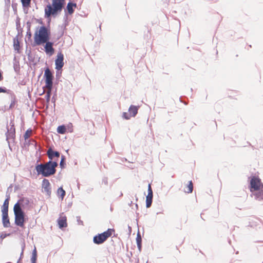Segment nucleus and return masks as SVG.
Instances as JSON below:
<instances>
[{"label": "nucleus", "instance_id": "nucleus-24", "mask_svg": "<svg viewBox=\"0 0 263 263\" xmlns=\"http://www.w3.org/2000/svg\"><path fill=\"white\" fill-rule=\"evenodd\" d=\"M57 193L58 195L61 198L62 200H63L65 195V191L62 187H60L58 189Z\"/></svg>", "mask_w": 263, "mask_h": 263}, {"label": "nucleus", "instance_id": "nucleus-37", "mask_svg": "<svg viewBox=\"0 0 263 263\" xmlns=\"http://www.w3.org/2000/svg\"><path fill=\"white\" fill-rule=\"evenodd\" d=\"M102 183L105 185L108 184V179L107 177H104L102 179Z\"/></svg>", "mask_w": 263, "mask_h": 263}, {"label": "nucleus", "instance_id": "nucleus-29", "mask_svg": "<svg viewBox=\"0 0 263 263\" xmlns=\"http://www.w3.org/2000/svg\"><path fill=\"white\" fill-rule=\"evenodd\" d=\"M193 190V185L192 181L189 182V184L187 186V190L185 191V192L187 193H191L192 192Z\"/></svg>", "mask_w": 263, "mask_h": 263}, {"label": "nucleus", "instance_id": "nucleus-27", "mask_svg": "<svg viewBox=\"0 0 263 263\" xmlns=\"http://www.w3.org/2000/svg\"><path fill=\"white\" fill-rule=\"evenodd\" d=\"M47 90L46 91L45 99H46L47 103H49V101H50V99L52 89H49V88H47Z\"/></svg>", "mask_w": 263, "mask_h": 263}, {"label": "nucleus", "instance_id": "nucleus-38", "mask_svg": "<svg viewBox=\"0 0 263 263\" xmlns=\"http://www.w3.org/2000/svg\"><path fill=\"white\" fill-rule=\"evenodd\" d=\"M77 221H78V223L79 224H81V225H83V221H82L80 219V216H77Z\"/></svg>", "mask_w": 263, "mask_h": 263}, {"label": "nucleus", "instance_id": "nucleus-22", "mask_svg": "<svg viewBox=\"0 0 263 263\" xmlns=\"http://www.w3.org/2000/svg\"><path fill=\"white\" fill-rule=\"evenodd\" d=\"M136 241H137V245L139 250H141V247H142V238H141V236L139 232H138L137 234V237H136Z\"/></svg>", "mask_w": 263, "mask_h": 263}, {"label": "nucleus", "instance_id": "nucleus-15", "mask_svg": "<svg viewBox=\"0 0 263 263\" xmlns=\"http://www.w3.org/2000/svg\"><path fill=\"white\" fill-rule=\"evenodd\" d=\"M66 217H62L58 220L59 227L60 229L66 228L67 226Z\"/></svg>", "mask_w": 263, "mask_h": 263}, {"label": "nucleus", "instance_id": "nucleus-1", "mask_svg": "<svg viewBox=\"0 0 263 263\" xmlns=\"http://www.w3.org/2000/svg\"><path fill=\"white\" fill-rule=\"evenodd\" d=\"M58 165L57 162L49 160L46 163H40L36 165L35 170L38 175L48 177L55 173Z\"/></svg>", "mask_w": 263, "mask_h": 263}, {"label": "nucleus", "instance_id": "nucleus-2", "mask_svg": "<svg viewBox=\"0 0 263 263\" xmlns=\"http://www.w3.org/2000/svg\"><path fill=\"white\" fill-rule=\"evenodd\" d=\"M64 0H52V5L49 4L45 8V16L49 18L51 15H55L61 12Z\"/></svg>", "mask_w": 263, "mask_h": 263}, {"label": "nucleus", "instance_id": "nucleus-26", "mask_svg": "<svg viewBox=\"0 0 263 263\" xmlns=\"http://www.w3.org/2000/svg\"><path fill=\"white\" fill-rule=\"evenodd\" d=\"M27 25V34H26V38L28 40H31V37L32 36V33L30 31V23H29L28 22Z\"/></svg>", "mask_w": 263, "mask_h": 263}, {"label": "nucleus", "instance_id": "nucleus-14", "mask_svg": "<svg viewBox=\"0 0 263 263\" xmlns=\"http://www.w3.org/2000/svg\"><path fill=\"white\" fill-rule=\"evenodd\" d=\"M139 108V106H136L132 105H130L128 109V111L129 112V114L132 117H135L136 115L138 113V110Z\"/></svg>", "mask_w": 263, "mask_h": 263}, {"label": "nucleus", "instance_id": "nucleus-16", "mask_svg": "<svg viewBox=\"0 0 263 263\" xmlns=\"http://www.w3.org/2000/svg\"><path fill=\"white\" fill-rule=\"evenodd\" d=\"M16 203H18L20 206L22 208V206L24 208L28 205L29 203V200L27 198H22L20 199Z\"/></svg>", "mask_w": 263, "mask_h": 263}, {"label": "nucleus", "instance_id": "nucleus-6", "mask_svg": "<svg viewBox=\"0 0 263 263\" xmlns=\"http://www.w3.org/2000/svg\"><path fill=\"white\" fill-rule=\"evenodd\" d=\"M44 77L45 79V86L44 88L52 89L53 76L49 68L45 70Z\"/></svg>", "mask_w": 263, "mask_h": 263}, {"label": "nucleus", "instance_id": "nucleus-31", "mask_svg": "<svg viewBox=\"0 0 263 263\" xmlns=\"http://www.w3.org/2000/svg\"><path fill=\"white\" fill-rule=\"evenodd\" d=\"M32 130L31 129H27L24 135V138L26 141V142H27V140L29 138L30 136V133H31Z\"/></svg>", "mask_w": 263, "mask_h": 263}, {"label": "nucleus", "instance_id": "nucleus-42", "mask_svg": "<svg viewBox=\"0 0 263 263\" xmlns=\"http://www.w3.org/2000/svg\"><path fill=\"white\" fill-rule=\"evenodd\" d=\"M136 206L137 208H138V204H136Z\"/></svg>", "mask_w": 263, "mask_h": 263}, {"label": "nucleus", "instance_id": "nucleus-12", "mask_svg": "<svg viewBox=\"0 0 263 263\" xmlns=\"http://www.w3.org/2000/svg\"><path fill=\"white\" fill-rule=\"evenodd\" d=\"M46 43L45 46V50L46 53H49L50 55L52 54L54 52V49L53 48V43L49 42L48 41Z\"/></svg>", "mask_w": 263, "mask_h": 263}, {"label": "nucleus", "instance_id": "nucleus-7", "mask_svg": "<svg viewBox=\"0 0 263 263\" xmlns=\"http://www.w3.org/2000/svg\"><path fill=\"white\" fill-rule=\"evenodd\" d=\"M250 191H257L260 190L261 188H263V184L261 182V180L259 178L255 176L253 177L250 181Z\"/></svg>", "mask_w": 263, "mask_h": 263}, {"label": "nucleus", "instance_id": "nucleus-40", "mask_svg": "<svg viewBox=\"0 0 263 263\" xmlns=\"http://www.w3.org/2000/svg\"><path fill=\"white\" fill-rule=\"evenodd\" d=\"M51 101H52V102L53 103V106H54V107H55V101H56V99H55V98L54 97V96H53V97H52V99H51Z\"/></svg>", "mask_w": 263, "mask_h": 263}, {"label": "nucleus", "instance_id": "nucleus-43", "mask_svg": "<svg viewBox=\"0 0 263 263\" xmlns=\"http://www.w3.org/2000/svg\"><path fill=\"white\" fill-rule=\"evenodd\" d=\"M159 213H161V212H158L157 213V214H159Z\"/></svg>", "mask_w": 263, "mask_h": 263}, {"label": "nucleus", "instance_id": "nucleus-45", "mask_svg": "<svg viewBox=\"0 0 263 263\" xmlns=\"http://www.w3.org/2000/svg\"><path fill=\"white\" fill-rule=\"evenodd\" d=\"M262 263H263V262H262Z\"/></svg>", "mask_w": 263, "mask_h": 263}, {"label": "nucleus", "instance_id": "nucleus-25", "mask_svg": "<svg viewBox=\"0 0 263 263\" xmlns=\"http://www.w3.org/2000/svg\"><path fill=\"white\" fill-rule=\"evenodd\" d=\"M11 104L9 106V108L13 107L15 104V96L13 93L11 92Z\"/></svg>", "mask_w": 263, "mask_h": 263}, {"label": "nucleus", "instance_id": "nucleus-5", "mask_svg": "<svg viewBox=\"0 0 263 263\" xmlns=\"http://www.w3.org/2000/svg\"><path fill=\"white\" fill-rule=\"evenodd\" d=\"M112 231H114L113 229H108L106 231L95 236L93 238L94 243L97 245L103 243L111 235Z\"/></svg>", "mask_w": 263, "mask_h": 263}, {"label": "nucleus", "instance_id": "nucleus-4", "mask_svg": "<svg viewBox=\"0 0 263 263\" xmlns=\"http://www.w3.org/2000/svg\"><path fill=\"white\" fill-rule=\"evenodd\" d=\"M13 211L15 216V224L21 228L24 227L25 213L20 206L18 203L14 205Z\"/></svg>", "mask_w": 263, "mask_h": 263}, {"label": "nucleus", "instance_id": "nucleus-9", "mask_svg": "<svg viewBox=\"0 0 263 263\" xmlns=\"http://www.w3.org/2000/svg\"><path fill=\"white\" fill-rule=\"evenodd\" d=\"M64 55L62 52H59L57 54V58L55 61V69H61L64 66Z\"/></svg>", "mask_w": 263, "mask_h": 263}, {"label": "nucleus", "instance_id": "nucleus-34", "mask_svg": "<svg viewBox=\"0 0 263 263\" xmlns=\"http://www.w3.org/2000/svg\"><path fill=\"white\" fill-rule=\"evenodd\" d=\"M7 132L15 134V129L13 124H12L10 128H8Z\"/></svg>", "mask_w": 263, "mask_h": 263}, {"label": "nucleus", "instance_id": "nucleus-10", "mask_svg": "<svg viewBox=\"0 0 263 263\" xmlns=\"http://www.w3.org/2000/svg\"><path fill=\"white\" fill-rule=\"evenodd\" d=\"M2 222L5 228L10 227V223L8 217V212H2Z\"/></svg>", "mask_w": 263, "mask_h": 263}, {"label": "nucleus", "instance_id": "nucleus-21", "mask_svg": "<svg viewBox=\"0 0 263 263\" xmlns=\"http://www.w3.org/2000/svg\"><path fill=\"white\" fill-rule=\"evenodd\" d=\"M13 46H14V48L15 50H17V52H18L20 46V42L18 41V35L15 36L13 39Z\"/></svg>", "mask_w": 263, "mask_h": 263}, {"label": "nucleus", "instance_id": "nucleus-23", "mask_svg": "<svg viewBox=\"0 0 263 263\" xmlns=\"http://www.w3.org/2000/svg\"><path fill=\"white\" fill-rule=\"evenodd\" d=\"M37 258V252L36 250V248H35L32 251V256L31 258V261L32 263H36Z\"/></svg>", "mask_w": 263, "mask_h": 263}, {"label": "nucleus", "instance_id": "nucleus-41", "mask_svg": "<svg viewBox=\"0 0 263 263\" xmlns=\"http://www.w3.org/2000/svg\"><path fill=\"white\" fill-rule=\"evenodd\" d=\"M29 141H30V144H34V145L36 144V142L34 140H29Z\"/></svg>", "mask_w": 263, "mask_h": 263}, {"label": "nucleus", "instance_id": "nucleus-28", "mask_svg": "<svg viewBox=\"0 0 263 263\" xmlns=\"http://www.w3.org/2000/svg\"><path fill=\"white\" fill-rule=\"evenodd\" d=\"M66 127L64 125H60L57 128V132L61 134H64L66 133Z\"/></svg>", "mask_w": 263, "mask_h": 263}, {"label": "nucleus", "instance_id": "nucleus-18", "mask_svg": "<svg viewBox=\"0 0 263 263\" xmlns=\"http://www.w3.org/2000/svg\"><path fill=\"white\" fill-rule=\"evenodd\" d=\"M9 197L8 196L4 201L2 206V212H8Z\"/></svg>", "mask_w": 263, "mask_h": 263}, {"label": "nucleus", "instance_id": "nucleus-13", "mask_svg": "<svg viewBox=\"0 0 263 263\" xmlns=\"http://www.w3.org/2000/svg\"><path fill=\"white\" fill-rule=\"evenodd\" d=\"M15 134H14V133H10V132H8L6 133V140L8 142L9 147L11 150V147L10 145V143L11 142H14V139H15Z\"/></svg>", "mask_w": 263, "mask_h": 263}, {"label": "nucleus", "instance_id": "nucleus-35", "mask_svg": "<svg viewBox=\"0 0 263 263\" xmlns=\"http://www.w3.org/2000/svg\"><path fill=\"white\" fill-rule=\"evenodd\" d=\"M132 117L130 114H128L127 112H123L122 117L126 120H128Z\"/></svg>", "mask_w": 263, "mask_h": 263}, {"label": "nucleus", "instance_id": "nucleus-30", "mask_svg": "<svg viewBox=\"0 0 263 263\" xmlns=\"http://www.w3.org/2000/svg\"><path fill=\"white\" fill-rule=\"evenodd\" d=\"M23 7H28L30 5L31 0H21Z\"/></svg>", "mask_w": 263, "mask_h": 263}, {"label": "nucleus", "instance_id": "nucleus-11", "mask_svg": "<svg viewBox=\"0 0 263 263\" xmlns=\"http://www.w3.org/2000/svg\"><path fill=\"white\" fill-rule=\"evenodd\" d=\"M47 155L50 160H52L54 157L59 158L60 156V153L57 151H54L52 148L50 147L47 152Z\"/></svg>", "mask_w": 263, "mask_h": 263}, {"label": "nucleus", "instance_id": "nucleus-8", "mask_svg": "<svg viewBox=\"0 0 263 263\" xmlns=\"http://www.w3.org/2000/svg\"><path fill=\"white\" fill-rule=\"evenodd\" d=\"M42 190L43 193L46 194L48 197H50L51 194V184L49 180L47 179H44L42 183Z\"/></svg>", "mask_w": 263, "mask_h": 263}, {"label": "nucleus", "instance_id": "nucleus-32", "mask_svg": "<svg viewBox=\"0 0 263 263\" xmlns=\"http://www.w3.org/2000/svg\"><path fill=\"white\" fill-rule=\"evenodd\" d=\"M65 156H61V161H60V165L61 168L64 167V165H65Z\"/></svg>", "mask_w": 263, "mask_h": 263}, {"label": "nucleus", "instance_id": "nucleus-3", "mask_svg": "<svg viewBox=\"0 0 263 263\" xmlns=\"http://www.w3.org/2000/svg\"><path fill=\"white\" fill-rule=\"evenodd\" d=\"M50 32L47 28L41 26L39 30V33L36 31L34 34V42L36 45H40L47 42L49 40Z\"/></svg>", "mask_w": 263, "mask_h": 263}, {"label": "nucleus", "instance_id": "nucleus-36", "mask_svg": "<svg viewBox=\"0 0 263 263\" xmlns=\"http://www.w3.org/2000/svg\"><path fill=\"white\" fill-rule=\"evenodd\" d=\"M148 194H153V190H152V189L151 187V185L150 184H149L148 186Z\"/></svg>", "mask_w": 263, "mask_h": 263}, {"label": "nucleus", "instance_id": "nucleus-33", "mask_svg": "<svg viewBox=\"0 0 263 263\" xmlns=\"http://www.w3.org/2000/svg\"><path fill=\"white\" fill-rule=\"evenodd\" d=\"M1 92L11 93V91L10 90L7 89L5 87H0V93Z\"/></svg>", "mask_w": 263, "mask_h": 263}, {"label": "nucleus", "instance_id": "nucleus-39", "mask_svg": "<svg viewBox=\"0 0 263 263\" xmlns=\"http://www.w3.org/2000/svg\"><path fill=\"white\" fill-rule=\"evenodd\" d=\"M25 247L24 246L23 248H22V252L21 253V256H20V258L19 259V260H18L17 262V263H22L20 262V260L21 259V258H22V256H23V251H24V248Z\"/></svg>", "mask_w": 263, "mask_h": 263}, {"label": "nucleus", "instance_id": "nucleus-19", "mask_svg": "<svg viewBox=\"0 0 263 263\" xmlns=\"http://www.w3.org/2000/svg\"><path fill=\"white\" fill-rule=\"evenodd\" d=\"M153 194H148L146 196V208H149L152 203Z\"/></svg>", "mask_w": 263, "mask_h": 263}, {"label": "nucleus", "instance_id": "nucleus-20", "mask_svg": "<svg viewBox=\"0 0 263 263\" xmlns=\"http://www.w3.org/2000/svg\"><path fill=\"white\" fill-rule=\"evenodd\" d=\"M76 4L69 2L68 3L67 6V9L69 14H71L73 13L74 9L73 7H76Z\"/></svg>", "mask_w": 263, "mask_h": 263}, {"label": "nucleus", "instance_id": "nucleus-44", "mask_svg": "<svg viewBox=\"0 0 263 263\" xmlns=\"http://www.w3.org/2000/svg\"><path fill=\"white\" fill-rule=\"evenodd\" d=\"M146 263H148V261H147Z\"/></svg>", "mask_w": 263, "mask_h": 263}, {"label": "nucleus", "instance_id": "nucleus-17", "mask_svg": "<svg viewBox=\"0 0 263 263\" xmlns=\"http://www.w3.org/2000/svg\"><path fill=\"white\" fill-rule=\"evenodd\" d=\"M254 195L255 196V198L256 200L263 201V188H261L260 191L254 193Z\"/></svg>", "mask_w": 263, "mask_h": 263}]
</instances>
